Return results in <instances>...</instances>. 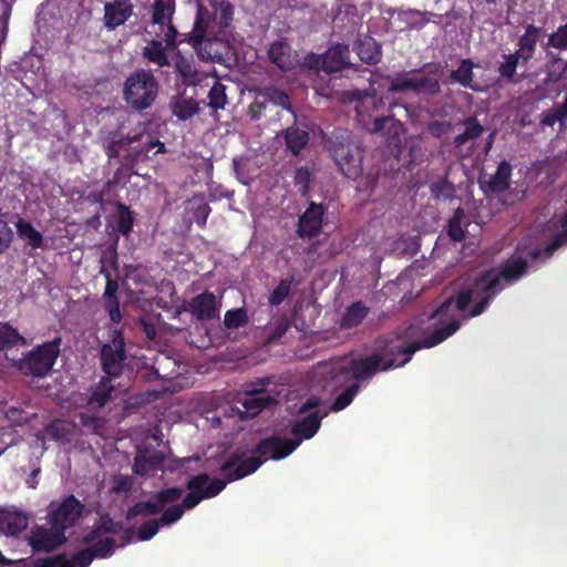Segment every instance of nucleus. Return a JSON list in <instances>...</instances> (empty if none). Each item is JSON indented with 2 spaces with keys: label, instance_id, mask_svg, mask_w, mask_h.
Wrapping results in <instances>:
<instances>
[{
  "label": "nucleus",
  "instance_id": "f257e3e1",
  "mask_svg": "<svg viewBox=\"0 0 567 567\" xmlns=\"http://www.w3.org/2000/svg\"><path fill=\"white\" fill-rule=\"evenodd\" d=\"M461 327L458 320H452L445 326L420 340L419 327L410 323L400 326L394 331L378 337L373 342V353L378 355L382 371L404 367L413 354L423 349L432 348L454 334Z\"/></svg>",
  "mask_w": 567,
  "mask_h": 567
},
{
  "label": "nucleus",
  "instance_id": "f03ea898",
  "mask_svg": "<svg viewBox=\"0 0 567 567\" xmlns=\"http://www.w3.org/2000/svg\"><path fill=\"white\" fill-rule=\"evenodd\" d=\"M233 16L234 7L229 1L208 0V6L198 4L194 27L186 41L195 48L202 60L224 64L223 54L214 50L217 43L206 39V34L209 30L216 33V28L223 30L229 27Z\"/></svg>",
  "mask_w": 567,
  "mask_h": 567
},
{
  "label": "nucleus",
  "instance_id": "7ed1b4c3",
  "mask_svg": "<svg viewBox=\"0 0 567 567\" xmlns=\"http://www.w3.org/2000/svg\"><path fill=\"white\" fill-rule=\"evenodd\" d=\"M226 487V482L219 478L210 480L207 473H200L189 477L186 482L188 493L181 504L172 503L164 507L158 518L162 526H171L178 522L186 509L196 507L202 501L213 498L220 494Z\"/></svg>",
  "mask_w": 567,
  "mask_h": 567
},
{
  "label": "nucleus",
  "instance_id": "20e7f679",
  "mask_svg": "<svg viewBox=\"0 0 567 567\" xmlns=\"http://www.w3.org/2000/svg\"><path fill=\"white\" fill-rule=\"evenodd\" d=\"M324 141L343 176L353 181L362 176L363 150L351 131L336 127Z\"/></svg>",
  "mask_w": 567,
  "mask_h": 567
},
{
  "label": "nucleus",
  "instance_id": "39448f33",
  "mask_svg": "<svg viewBox=\"0 0 567 567\" xmlns=\"http://www.w3.org/2000/svg\"><path fill=\"white\" fill-rule=\"evenodd\" d=\"M323 416L318 412H311L306 416L296 420L291 425L293 437L284 439L281 436H270L262 439L258 443L257 452L260 454H270L271 460L279 461L289 456L305 440L312 439L321 426Z\"/></svg>",
  "mask_w": 567,
  "mask_h": 567
},
{
  "label": "nucleus",
  "instance_id": "423d86ee",
  "mask_svg": "<svg viewBox=\"0 0 567 567\" xmlns=\"http://www.w3.org/2000/svg\"><path fill=\"white\" fill-rule=\"evenodd\" d=\"M159 92V83L152 70L137 69L123 84V100L135 112L151 109Z\"/></svg>",
  "mask_w": 567,
  "mask_h": 567
},
{
  "label": "nucleus",
  "instance_id": "0eeeda50",
  "mask_svg": "<svg viewBox=\"0 0 567 567\" xmlns=\"http://www.w3.org/2000/svg\"><path fill=\"white\" fill-rule=\"evenodd\" d=\"M61 337L43 342L30 350L23 358L14 360L12 367L28 377L43 378L53 368L59 354Z\"/></svg>",
  "mask_w": 567,
  "mask_h": 567
},
{
  "label": "nucleus",
  "instance_id": "6e6552de",
  "mask_svg": "<svg viewBox=\"0 0 567 567\" xmlns=\"http://www.w3.org/2000/svg\"><path fill=\"white\" fill-rule=\"evenodd\" d=\"M528 262L524 258L507 259L501 265L497 275L493 276V270H489L484 290L486 296L480 302H477L470 311V317H477L482 315L492 299L503 290L502 281L505 280L508 284H513L519 280L523 275L527 271Z\"/></svg>",
  "mask_w": 567,
  "mask_h": 567
},
{
  "label": "nucleus",
  "instance_id": "1a4fd4ad",
  "mask_svg": "<svg viewBox=\"0 0 567 567\" xmlns=\"http://www.w3.org/2000/svg\"><path fill=\"white\" fill-rule=\"evenodd\" d=\"M127 355L125 349V339L121 329L111 331L110 341L103 343L100 348V363L102 371L110 379L122 375Z\"/></svg>",
  "mask_w": 567,
  "mask_h": 567
},
{
  "label": "nucleus",
  "instance_id": "9d476101",
  "mask_svg": "<svg viewBox=\"0 0 567 567\" xmlns=\"http://www.w3.org/2000/svg\"><path fill=\"white\" fill-rule=\"evenodd\" d=\"M184 494V489L178 486L162 488L151 496L147 501H140L128 507L126 519L132 520L137 516L147 517L159 514L168 504L176 503Z\"/></svg>",
  "mask_w": 567,
  "mask_h": 567
},
{
  "label": "nucleus",
  "instance_id": "9b49d317",
  "mask_svg": "<svg viewBox=\"0 0 567 567\" xmlns=\"http://www.w3.org/2000/svg\"><path fill=\"white\" fill-rule=\"evenodd\" d=\"M258 444L252 450V455L239 462V456L234 454L220 466V472L225 475L224 482L229 483L255 473L268 458L270 454H260L257 452Z\"/></svg>",
  "mask_w": 567,
  "mask_h": 567
},
{
  "label": "nucleus",
  "instance_id": "f8f14e48",
  "mask_svg": "<svg viewBox=\"0 0 567 567\" xmlns=\"http://www.w3.org/2000/svg\"><path fill=\"white\" fill-rule=\"evenodd\" d=\"M84 508V505L74 495H69L55 507L51 505L48 515L49 523L65 533L76 525L83 515Z\"/></svg>",
  "mask_w": 567,
  "mask_h": 567
},
{
  "label": "nucleus",
  "instance_id": "ddd939ff",
  "mask_svg": "<svg viewBox=\"0 0 567 567\" xmlns=\"http://www.w3.org/2000/svg\"><path fill=\"white\" fill-rule=\"evenodd\" d=\"M489 274L491 271L482 272L472 285L462 288L455 298L444 300L432 317L446 315L453 302L458 311H464L475 297L478 298V302L482 301L486 296L484 286Z\"/></svg>",
  "mask_w": 567,
  "mask_h": 567
},
{
  "label": "nucleus",
  "instance_id": "4468645a",
  "mask_svg": "<svg viewBox=\"0 0 567 567\" xmlns=\"http://www.w3.org/2000/svg\"><path fill=\"white\" fill-rule=\"evenodd\" d=\"M221 308L220 300L212 291H204L193 297L186 305L185 310L197 321H212L219 318Z\"/></svg>",
  "mask_w": 567,
  "mask_h": 567
},
{
  "label": "nucleus",
  "instance_id": "2eb2a0df",
  "mask_svg": "<svg viewBox=\"0 0 567 567\" xmlns=\"http://www.w3.org/2000/svg\"><path fill=\"white\" fill-rule=\"evenodd\" d=\"M65 543V533L51 525L50 528L44 526L37 527L30 537V545L34 551L50 553Z\"/></svg>",
  "mask_w": 567,
  "mask_h": 567
},
{
  "label": "nucleus",
  "instance_id": "dca6fc26",
  "mask_svg": "<svg viewBox=\"0 0 567 567\" xmlns=\"http://www.w3.org/2000/svg\"><path fill=\"white\" fill-rule=\"evenodd\" d=\"M326 208L322 204L310 202L299 216L297 233L300 238H312L320 234Z\"/></svg>",
  "mask_w": 567,
  "mask_h": 567
},
{
  "label": "nucleus",
  "instance_id": "f3484780",
  "mask_svg": "<svg viewBox=\"0 0 567 567\" xmlns=\"http://www.w3.org/2000/svg\"><path fill=\"white\" fill-rule=\"evenodd\" d=\"M243 405L244 412L241 419H254L266 408H270L277 403L274 395L261 390H245L243 398L238 400Z\"/></svg>",
  "mask_w": 567,
  "mask_h": 567
},
{
  "label": "nucleus",
  "instance_id": "a211bd4d",
  "mask_svg": "<svg viewBox=\"0 0 567 567\" xmlns=\"http://www.w3.org/2000/svg\"><path fill=\"white\" fill-rule=\"evenodd\" d=\"M134 13L131 0H112L104 3L103 23L107 30L125 24Z\"/></svg>",
  "mask_w": 567,
  "mask_h": 567
},
{
  "label": "nucleus",
  "instance_id": "6ab92c4d",
  "mask_svg": "<svg viewBox=\"0 0 567 567\" xmlns=\"http://www.w3.org/2000/svg\"><path fill=\"white\" fill-rule=\"evenodd\" d=\"M513 167L507 161H502L494 174L480 177L481 188L485 193H503L511 187Z\"/></svg>",
  "mask_w": 567,
  "mask_h": 567
},
{
  "label": "nucleus",
  "instance_id": "aec40b11",
  "mask_svg": "<svg viewBox=\"0 0 567 567\" xmlns=\"http://www.w3.org/2000/svg\"><path fill=\"white\" fill-rule=\"evenodd\" d=\"M165 460V454L153 446H144L138 450L133 464V472L141 476H147L159 468Z\"/></svg>",
  "mask_w": 567,
  "mask_h": 567
},
{
  "label": "nucleus",
  "instance_id": "412c9836",
  "mask_svg": "<svg viewBox=\"0 0 567 567\" xmlns=\"http://www.w3.org/2000/svg\"><path fill=\"white\" fill-rule=\"evenodd\" d=\"M348 48L342 45L329 48L321 56H313V66H320L326 73H334L348 65Z\"/></svg>",
  "mask_w": 567,
  "mask_h": 567
},
{
  "label": "nucleus",
  "instance_id": "4be33fe9",
  "mask_svg": "<svg viewBox=\"0 0 567 567\" xmlns=\"http://www.w3.org/2000/svg\"><path fill=\"white\" fill-rule=\"evenodd\" d=\"M349 371L355 381H364L371 379L378 371H382V367L378 355L372 352L370 355L352 360Z\"/></svg>",
  "mask_w": 567,
  "mask_h": 567
},
{
  "label": "nucleus",
  "instance_id": "5701e85b",
  "mask_svg": "<svg viewBox=\"0 0 567 567\" xmlns=\"http://www.w3.org/2000/svg\"><path fill=\"white\" fill-rule=\"evenodd\" d=\"M542 28L535 24H528L525 28V32L519 37L517 43V54L522 56V64L526 65L534 58L536 52V45L540 38Z\"/></svg>",
  "mask_w": 567,
  "mask_h": 567
},
{
  "label": "nucleus",
  "instance_id": "b1692460",
  "mask_svg": "<svg viewBox=\"0 0 567 567\" xmlns=\"http://www.w3.org/2000/svg\"><path fill=\"white\" fill-rule=\"evenodd\" d=\"M137 141V136H122L118 131H110L106 136L102 138V146L106 156L112 158H117L120 156V152L125 146Z\"/></svg>",
  "mask_w": 567,
  "mask_h": 567
},
{
  "label": "nucleus",
  "instance_id": "393cba45",
  "mask_svg": "<svg viewBox=\"0 0 567 567\" xmlns=\"http://www.w3.org/2000/svg\"><path fill=\"white\" fill-rule=\"evenodd\" d=\"M370 309L363 301H355L349 305L340 319V328L352 329L360 326L369 315Z\"/></svg>",
  "mask_w": 567,
  "mask_h": 567
},
{
  "label": "nucleus",
  "instance_id": "a878e982",
  "mask_svg": "<svg viewBox=\"0 0 567 567\" xmlns=\"http://www.w3.org/2000/svg\"><path fill=\"white\" fill-rule=\"evenodd\" d=\"M114 385L109 377H103L87 398V405L95 408H104L112 400Z\"/></svg>",
  "mask_w": 567,
  "mask_h": 567
},
{
  "label": "nucleus",
  "instance_id": "bb28decb",
  "mask_svg": "<svg viewBox=\"0 0 567 567\" xmlns=\"http://www.w3.org/2000/svg\"><path fill=\"white\" fill-rule=\"evenodd\" d=\"M268 56L272 64L284 71L292 66L290 45L285 41H275L270 44Z\"/></svg>",
  "mask_w": 567,
  "mask_h": 567
},
{
  "label": "nucleus",
  "instance_id": "cd10ccee",
  "mask_svg": "<svg viewBox=\"0 0 567 567\" xmlns=\"http://www.w3.org/2000/svg\"><path fill=\"white\" fill-rule=\"evenodd\" d=\"M174 69L182 78L184 84L193 85L195 83L198 71L193 56H185L181 52H177L174 56Z\"/></svg>",
  "mask_w": 567,
  "mask_h": 567
},
{
  "label": "nucleus",
  "instance_id": "c85d7f7f",
  "mask_svg": "<svg viewBox=\"0 0 567 567\" xmlns=\"http://www.w3.org/2000/svg\"><path fill=\"white\" fill-rule=\"evenodd\" d=\"M75 431V424L73 422L66 421V420H53L51 423H49L44 432L45 434L55 441H60L63 443H68L71 441L73 434Z\"/></svg>",
  "mask_w": 567,
  "mask_h": 567
},
{
  "label": "nucleus",
  "instance_id": "c756f323",
  "mask_svg": "<svg viewBox=\"0 0 567 567\" xmlns=\"http://www.w3.org/2000/svg\"><path fill=\"white\" fill-rule=\"evenodd\" d=\"M16 228L18 236L21 239L27 240L32 249H39L43 247V236L33 227L31 221L19 218L16 223Z\"/></svg>",
  "mask_w": 567,
  "mask_h": 567
},
{
  "label": "nucleus",
  "instance_id": "7c9ffc66",
  "mask_svg": "<svg viewBox=\"0 0 567 567\" xmlns=\"http://www.w3.org/2000/svg\"><path fill=\"white\" fill-rule=\"evenodd\" d=\"M462 124L465 126V130L454 137L453 145L455 147H461L468 141L480 137L484 132V126L475 116L466 117L462 121Z\"/></svg>",
  "mask_w": 567,
  "mask_h": 567
},
{
  "label": "nucleus",
  "instance_id": "2f4dec72",
  "mask_svg": "<svg viewBox=\"0 0 567 567\" xmlns=\"http://www.w3.org/2000/svg\"><path fill=\"white\" fill-rule=\"evenodd\" d=\"M25 338L8 322H0V351L25 346Z\"/></svg>",
  "mask_w": 567,
  "mask_h": 567
},
{
  "label": "nucleus",
  "instance_id": "473e14b6",
  "mask_svg": "<svg viewBox=\"0 0 567 567\" xmlns=\"http://www.w3.org/2000/svg\"><path fill=\"white\" fill-rule=\"evenodd\" d=\"M116 206V209H117V216H116V230L127 237L132 230H133V226H134V213L131 210V208L125 205L124 203L122 202H117L115 204Z\"/></svg>",
  "mask_w": 567,
  "mask_h": 567
},
{
  "label": "nucleus",
  "instance_id": "72a5a7b5",
  "mask_svg": "<svg viewBox=\"0 0 567 567\" xmlns=\"http://www.w3.org/2000/svg\"><path fill=\"white\" fill-rule=\"evenodd\" d=\"M172 113L182 121H186L199 112L198 103L194 99H178L171 103Z\"/></svg>",
  "mask_w": 567,
  "mask_h": 567
},
{
  "label": "nucleus",
  "instance_id": "f704fd0d",
  "mask_svg": "<svg viewBox=\"0 0 567 567\" xmlns=\"http://www.w3.org/2000/svg\"><path fill=\"white\" fill-rule=\"evenodd\" d=\"M285 141L287 148L290 150L292 154L298 155L308 144L309 133L300 128L290 127L286 131Z\"/></svg>",
  "mask_w": 567,
  "mask_h": 567
},
{
  "label": "nucleus",
  "instance_id": "c9c22d12",
  "mask_svg": "<svg viewBox=\"0 0 567 567\" xmlns=\"http://www.w3.org/2000/svg\"><path fill=\"white\" fill-rule=\"evenodd\" d=\"M473 62L470 59L461 61L458 68L451 72L450 79L464 87L475 89L473 83Z\"/></svg>",
  "mask_w": 567,
  "mask_h": 567
},
{
  "label": "nucleus",
  "instance_id": "e433bc0d",
  "mask_svg": "<svg viewBox=\"0 0 567 567\" xmlns=\"http://www.w3.org/2000/svg\"><path fill=\"white\" fill-rule=\"evenodd\" d=\"M358 55L365 63L375 64L381 60V50L379 44L372 40L361 41L357 45Z\"/></svg>",
  "mask_w": 567,
  "mask_h": 567
},
{
  "label": "nucleus",
  "instance_id": "4c0bfd02",
  "mask_svg": "<svg viewBox=\"0 0 567 567\" xmlns=\"http://www.w3.org/2000/svg\"><path fill=\"white\" fill-rule=\"evenodd\" d=\"M522 63V56L516 52L504 54L498 65V73L502 79L515 82L516 69Z\"/></svg>",
  "mask_w": 567,
  "mask_h": 567
},
{
  "label": "nucleus",
  "instance_id": "58836bf2",
  "mask_svg": "<svg viewBox=\"0 0 567 567\" xmlns=\"http://www.w3.org/2000/svg\"><path fill=\"white\" fill-rule=\"evenodd\" d=\"M143 55L159 68L171 65L161 41L153 40L148 47L144 48Z\"/></svg>",
  "mask_w": 567,
  "mask_h": 567
},
{
  "label": "nucleus",
  "instance_id": "ea45409f",
  "mask_svg": "<svg viewBox=\"0 0 567 567\" xmlns=\"http://www.w3.org/2000/svg\"><path fill=\"white\" fill-rule=\"evenodd\" d=\"M189 203L192 205L190 210L194 221L199 227H204L212 212L209 205L205 202V197L203 195H196L189 200Z\"/></svg>",
  "mask_w": 567,
  "mask_h": 567
},
{
  "label": "nucleus",
  "instance_id": "a19ab883",
  "mask_svg": "<svg viewBox=\"0 0 567 567\" xmlns=\"http://www.w3.org/2000/svg\"><path fill=\"white\" fill-rule=\"evenodd\" d=\"M174 13V7L169 1L155 0L153 3L152 22L154 24H164L171 21Z\"/></svg>",
  "mask_w": 567,
  "mask_h": 567
},
{
  "label": "nucleus",
  "instance_id": "79ce46f5",
  "mask_svg": "<svg viewBox=\"0 0 567 567\" xmlns=\"http://www.w3.org/2000/svg\"><path fill=\"white\" fill-rule=\"evenodd\" d=\"M248 321V313L244 307L227 310L224 316V326L226 329L245 327Z\"/></svg>",
  "mask_w": 567,
  "mask_h": 567
},
{
  "label": "nucleus",
  "instance_id": "37998d69",
  "mask_svg": "<svg viewBox=\"0 0 567 567\" xmlns=\"http://www.w3.org/2000/svg\"><path fill=\"white\" fill-rule=\"evenodd\" d=\"M293 281V276L282 279L271 291L268 299L269 305L274 307L281 305L290 295Z\"/></svg>",
  "mask_w": 567,
  "mask_h": 567
},
{
  "label": "nucleus",
  "instance_id": "c03bdc74",
  "mask_svg": "<svg viewBox=\"0 0 567 567\" xmlns=\"http://www.w3.org/2000/svg\"><path fill=\"white\" fill-rule=\"evenodd\" d=\"M560 229L553 236L551 241L545 248L547 257L557 250L559 247L567 245V212L558 220Z\"/></svg>",
  "mask_w": 567,
  "mask_h": 567
},
{
  "label": "nucleus",
  "instance_id": "a18cd8bd",
  "mask_svg": "<svg viewBox=\"0 0 567 567\" xmlns=\"http://www.w3.org/2000/svg\"><path fill=\"white\" fill-rule=\"evenodd\" d=\"M464 210L458 207L454 210L452 218L449 220L447 234L453 241H462L465 238L466 230L462 227Z\"/></svg>",
  "mask_w": 567,
  "mask_h": 567
},
{
  "label": "nucleus",
  "instance_id": "49530a36",
  "mask_svg": "<svg viewBox=\"0 0 567 567\" xmlns=\"http://www.w3.org/2000/svg\"><path fill=\"white\" fill-rule=\"evenodd\" d=\"M414 84L413 92L416 94L435 96L441 92V84L434 78H414Z\"/></svg>",
  "mask_w": 567,
  "mask_h": 567
},
{
  "label": "nucleus",
  "instance_id": "de8ad7c7",
  "mask_svg": "<svg viewBox=\"0 0 567 567\" xmlns=\"http://www.w3.org/2000/svg\"><path fill=\"white\" fill-rule=\"evenodd\" d=\"M208 106L214 110H223L227 104L226 86L216 81L208 92Z\"/></svg>",
  "mask_w": 567,
  "mask_h": 567
},
{
  "label": "nucleus",
  "instance_id": "09e8293b",
  "mask_svg": "<svg viewBox=\"0 0 567 567\" xmlns=\"http://www.w3.org/2000/svg\"><path fill=\"white\" fill-rule=\"evenodd\" d=\"M359 383L354 382L348 385L333 401L331 410L339 412L346 409L353 401L354 396L359 392Z\"/></svg>",
  "mask_w": 567,
  "mask_h": 567
},
{
  "label": "nucleus",
  "instance_id": "8fccbe9b",
  "mask_svg": "<svg viewBox=\"0 0 567 567\" xmlns=\"http://www.w3.org/2000/svg\"><path fill=\"white\" fill-rule=\"evenodd\" d=\"M431 193L436 199H452L455 196V187L447 178L433 182L430 186Z\"/></svg>",
  "mask_w": 567,
  "mask_h": 567
},
{
  "label": "nucleus",
  "instance_id": "3c124183",
  "mask_svg": "<svg viewBox=\"0 0 567 567\" xmlns=\"http://www.w3.org/2000/svg\"><path fill=\"white\" fill-rule=\"evenodd\" d=\"M544 48H553L559 51L567 50V23L559 25L555 32L549 34Z\"/></svg>",
  "mask_w": 567,
  "mask_h": 567
},
{
  "label": "nucleus",
  "instance_id": "603ef678",
  "mask_svg": "<svg viewBox=\"0 0 567 567\" xmlns=\"http://www.w3.org/2000/svg\"><path fill=\"white\" fill-rule=\"evenodd\" d=\"M87 548L94 554V558H107L111 557L115 550V539L106 537L93 543Z\"/></svg>",
  "mask_w": 567,
  "mask_h": 567
},
{
  "label": "nucleus",
  "instance_id": "864d4df0",
  "mask_svg": "<svg viewBox=\"0 0 567 567\" xmlns=\"http://www.w3.org/2000/svg\"><path fill=\"white\" fill-rule=\"evenodd\" d=\"M311 181L312 174L307 166H301L296 169L293 183L296 187H298L301 196H308Z\"/></svg>",
  "mask_w": 567,
  "mask_h": 567
},
{
  "label": "nucleus",
  "instance_id": "5fc2aeb1",
  "mask_svg": "<svg viewBox=\"0 0 567 567\" xmlns=\"http://www.w3.org/2000/svg\"><path fill=\"white\" fill-rule=\"evenodd\" d=\"M111 491L115 494H127L132 491L134 480L130 475L116 474L111 477Z\"/></svg>",
  "mask_w": 567,
  "mask_h": 567
},
{
  "label": "nucleus",
  "instance_id": "6e6d98bb",
  "mask_svg": "<svg viewBox=\"0 0 567 567\" xmlns=\"http://www.w3.org/2000/svg\"><path fill=\"white\" fill-rule=\"evenodd\" d=\"M162 524L159 523L158 518H151L144 522L138 530H137V537L142 542H146L152 539L159 530V527Z\"/></svg>",
  "mask_w": 567,
  "mask_h": 567
},
{
  "label": "nucleus",
  "instance_id": "4d7b16f0",
  "mask_svg": "<svg viewBox=\"0 0 567 567\" xmlns=\"http://www.w3.org/2000/svg\"><path fill=\"white\" fill-rule=\"evenodd\" d=\"M567 70V63L559 59L553 58L547 68V80L551 82L559 81Z\"/></svg>",
  "mask_w": 567,
  "mask_h": 567
},
{
  "label": "nucleus",
  "instance_id": "13d9d810",
  "mask_svg": "<svg viewBox=\"0 0 567 567\" xmlns=\"http://www.w3.org/2000/svg\"><path fill=\"white\" fill-rule=\"evenodd\" d=\"M290 323L287 318H279L275 324L270 328L269 334L267 337L268 343H274L279 340L289 329Z\"/></svg>",
  "mask_w": 567,
  "mask_h": 567
},
{
  "label": "nucleus",
  "instance_id": "bf43d9fd",
  "mask_svg": "<svg viewBox=\"0 0 567 567\" xmlns=\"http://www.w3.org/2000/svg\"><path fill=\"white\" fill-rule=\"evenodd\" d=\"M13 240V230L9 224L0 218V255L6 252Z\"/></svg>",
  "mask_w": 567,
  "mask_h": 567
},
{
  "label": "nucleus",
  "instance_id": "052dcab7",
  "mask_svg": "<svg viewBox=\"0 0 567 567\" xmlns=\"http://www.w3.org/2000/svg\"><path fill=\"white\" fill-rule=\"evenodd\" d=\"M94 559V554L87 547L75 551L71 556L72 567H89Z\"/></svg>",
  "mask_w": 567,
  "mask_h": 567
},
{
  "label": "nucleus",
  "instance_id": "680f3d73",
  "mask_svg": "<svg viewBox=\"0 0 567 567\" xmlns=\"http://www.w3.org/2000/svg\"><path fill=\"white\" fill-rule=\"evenodd\" d=\"M452 130L449 121H432L427 124V132L436 138H441Z\"/></svg>",
  "mask_w": 567,
  "mask_h": 567
},
{
  "label": "nucleus",
  "instance_id": "e2e57ef3",
  "mask_svg": "<svg viewBox=\"0 0 567 567\" xmlns=\"http://www.w3.org/2000/svg\"><path fill=\"white\" fill-rule=\"evenodd\" d=\"M414 78H396L391 81L389 86V92L391 93H400L404 91H413Z\"/></svg>",
  "mask_w": 567,
  "mask_h": 567
},
{
  "label": "nucleus",
  "instance_id": "0e129e2a",
  "mask_svg": "<svg viewBox=\"0 0 567 567\" xmlns=\"http://www.w3.org/2000/svg\"><path fill=\"white\" fill-rule=\"evenodd\" d=\"M105 300V310L110 316V319L114 323H120L122 321V313L120 310V301L117 298L104 299Z\"/></svg>",
  "mask_w": 567,
  "mask_h": 567
},
{
  "label": "nucleus",
  "instance_id": "69168bd1",
  "mask_svg": "<svg viewBox=\"0 0 567 567\" xmlns=\"http://www.w3.org/2000/svg\"><path fill=\"white\" fill-rule=\"evenodd\" d=\"M7 527L11 534H19L28 526V518L24 515H17L12 519L8 517Z\"/></svg>",
  "mask_w": 567,
  "mask_h": 567
},
{
  "label": "nucleus",
  "instance_id": "338daca9",
  "mask_svg": "<svg viewBox=\"0 0 567 567\" xmlns=\"http://www.w3.org/2000/svg\"><path fill=\"white\" fill-rule=\"evenodd\" d=\"M99 524L103 535L116 534L120 528V524L114 523L113 519L110 517L103 518Z\"/></svg>",
  "mask_w": 567,
  "mask_h": 567
},
{
  "label": "nucleus",
  "instance_id": "774afa93",
  "mask_svg": "<svg viewBox=\"0 0 567 567\" xmlns=\"http://www.w3.org/2000/svg\"><path fill=\"white\" fill-rule=\"evenodd\" d=\"M103 536L102 529L100 528V524H94L93 527L83 536V544H92L96 539Z\"/></svg>",
  "mask_w": 567,
  "mask_h": 567
}]
</instances>
